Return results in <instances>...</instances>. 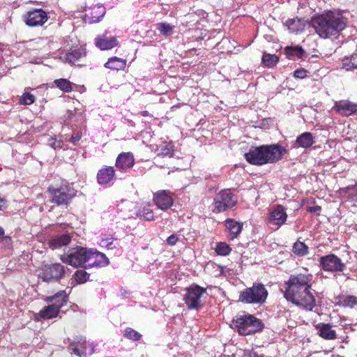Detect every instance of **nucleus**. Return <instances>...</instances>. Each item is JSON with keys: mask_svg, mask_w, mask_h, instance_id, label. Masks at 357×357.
Listing matches in <instances>:
<instances>
[{"mask_svg": "<svg viewBox=\"0 0 357 357\" xmlns=\"http://www.w3.org/2000/svg\"><path fill=\"white\" fill-rule=\"evenodd\" d=\"M313 275L307 273L292 274L284 282L283 296L293 304L311 311L315 307V297L312 293Z\"/></svg>", "mask_w": 357, "mask_h": 357, "instance_id": "nucleus-1", "label": "nucleus"}, {"mask_svg": "<svg viewBox=\"0 0 357 357\" xmlns=\"http://www.w3.org/2000/svg\"><path fill=\"white\" fill-rule=\"evenodd\" d=\"M347 18L341 13L327 11L312 17L311 25L315 33L324 39L338 35L347 26Z\"/></svg>", "mask_w": 357, "mask_h": 357, "instance_id": "nucleus-2", "label": "nucleus"}, {"mask_svg": "<svg viewBox=\"0 0 357 357\" xmlns=\"http://www.w3.org/2000/svg\"><path fill=\"white\" fill-rule=\"evenodd\" d=\"M287 153L284 147L276 144L252 146L244 156L250 165L261 166L279 161Z\"/></svg>", "mask_w": 357, "mask_h": 357, "instance_id": "nucleus-3", "label": "nucleus"}, {"mask_svg": "<svg viewBox=\"0 0 357 357\" xmlns=\"http://www.w3.org/2000/svg\"><path fill=\"white\" fill-rule=\"evenodd\" d=\"M47 192L50 195V202L58 206L67 208L77 195V190L67 181H63L59 185H50Z\"/></svg>", "mask_w": 357, "mask_h": 357, "instance_id": "nucleus-4", "label": "nucleus"}, {"mask_svg": "<svg viewBox=\"0 0 357 357\" xmlns=\"http://www.w3.org/2000/svg\"><path fill=\"white\" fill-rule=\"evenodd\" d=\"M233 324L241 335L255 334L264 328L262 321L250 314L236 316L233 319Z\"/></svg>", "mask_w": 357, "mask_h": 357, "instance_id": "nucleus-5", "label": "nucleus"}, {"mask_svg": "<svg viewBox=\"0 0 357 357\" xmlns=\"http://www.w3.org/2000/svg\"><path fill=\"white\" fill-rule=\"evenodd\" d=\"M89 251L85 247L76 246L59 256L60 260L73 268H86L85 264L89 261Z\"/></svg>", "mask_w": 357, "mask_h": 357, "instance_id": "nucleus-6", "label": "nucleus"}, {"mask_svg": "<svg viewBox=\"0 0 357 357\" xmlns=\"http://www.w3.org/2000/svg\"><path fill=\"white\" fill-rule=\"evenodd\" d=\"M268 291L261 283H254L251 287L244 289L239 295V301L245 304H263L268 297Z\"/></svg>", "mask_w": 357, "mask_h": 357, "instance_id": "nucleus-7", "label": "nucleus"}, {"mask_svg": "<svg viewBox=\"0 0 357 357\" xmlns=\"http://www.w3.org/2000/svg\"><path fill=\"white\" fill-rule=\"evenodd\" d=\"M237 204L236 196L230 189H223L215 195L213 202V211L216 213L225 212Z\"/></svg>", "mask_w": 357, "mask_h": 357, "instance_id": "nucleus-8", "label": "nucleus"}, {"mask_svg": "<svg viewBox=\"0 0 357 357\" xmlns=\"http://www.w3.org/2000/svg\"><path fill=\"white\" fill-rule=\"evenodd\" d=\"M206 294V289L192 284L186 289L183 301L188 310H199L203 306L202 296Z\"/></svg>", "mask_w": 357, "mask_h": 357, "instance_id": "nucleus-9", "label": "nucleus"}, {"mask_svg": "<svg viewBox=\"0 0 357 357\" xmlns=\"http://www.w3.org/2000/svg\"><path fill=\"white\" fill-rule=\"evenodd\" d=\"M65 274L66 267L60 263H54L43 265L38 278L46 282H59Z\"/></svg>", "mask_w": 357, "mask_h": 357, "instance_id": "nucleus-10", "label": "nucleus"}, {"mask_svg": "<svg viewBox=\"0 0 357 357\" xmlns=\"http://www.w3.org/2000/svg\"><path fill=\"white\" fill-rule=\"evenodd\" d=\"M319 261L321 269L327 272H343L346 268L345 264L335 254L322 256Z\"/></svg>", "mask_w": 357, "mask_h": 357, "instance_id": "nucleus-11", "label": "nucleus"}, {"mask_svg": "<svg viewBox=\"0 0 357 357\" xmlns=\"http://www.w3.org/2000/svg\"><path fill=\"white\" fill-rule=\"evenodd\" d=\"M48 19L47 13L42 8H32L23 15L24 22L30 27L41 26Z\"/></svg>", "mask_w": 357, "mask_h": 357, "instance_id": "nucleus-12", "label": "nucleus"}, {"mask_svg": "<svg viewBox=\"0 0 357 357\" xmlns=\"http://www.w3.org/2000/svg\"><path fill=\"white\" fill-rule=\"evenodd\" d=\"M153 201L158 208L167 211L173 206V193L169 190H158L153 193Z\"/></svg>", "mask_w": 357, "mask_h": 357, "instance_id": "nucleus-13", "label": "nucleus"}, {"mask_svg": "<svg viewBox=\"0 0 357 357\" xmlns=\"http://www.w3.org/2000/svg\"><path fill=\"white\" fill-rule=\"evenodd\" d=\"M333 109L342 116H349L357 112V104L349 100L335 101Z\"/></svg>", "mask_w": 357, "mask_h": 357, "instance_id": "nucleus-14", "label": "nucleus"}, {"mask_svg": "<svg viewBox=\"0 0 357 357\" xmlns=\"http://www.w3.org/2000/svg\"><path fill=\"white\" fill-rule=\"evenodd\" d=\"M287 219V214L285 208L282 205L276 206L268 214V220L269 223L276 225L278 227L283 225Z\"/></svg>", "mask_w": 357, "mask_h": 357, "instance_id": "nucleus-15", "label": "nucleus"}, {"mask_svg": "<svg viewBox=\"0 0 357 357\" xmlns=\"http://www.w3.org/2000/svg\"><path fill=\"white\" fill-rule=\"evenodd\" d=\"M89 264L87 267L105 266L109 264V259L106 255L96 250L89 249Z\"/></svg>", "mask_w": 357, "mask_h": 357, "instance_id": "nucleus-16", "label": "nucleus"}, {"mask_svg": "<svg viewBox=\"0 0 357 357\" xmlns=\"http://www.w3.org/2000/svg\"><path fill=\"white\" fill-rule=\"evenodd\" d=\"M116 176V171L112 166H104L98 171L97 182L100 185L109 184Z\"/></svg>", "mask_w": 357, "mask_h": 357, "instance_id": "nucleus-17", "label": "nucleus"}, {"mask_svg": "<svg viewBox=\"0 0 357 357\" xmlns=\"http://www.w3.org/2000/svg\"><path fill=\"white\" fill-rule=\"evenodd\" d=\"M228 239L230 241L237 238L243 230V223L232 218H227L225 221Z\"/></svg>", "mask_w": 357, "mask_h": 357, "instance_id": "nucleus-18", "label": "nucleus"}, {"mask_svg": "<svg viewBox=\"0 0 357 357\" xmlns=\"http://www.w3.org/2000/svg\"><path fill=\"white\" fill-rule=\"evenodd\" d=\"M135 165V158L130 152H122L116 159L115 166L121 169L126 171L132 168Z\"/></svg>", "mask_w": 357, "mask_h": 357, "instance_id": "nucleus-19", "label": "nucleus"}, {"mask_svg": "<svg viewBox=\"0 0 357 357\" xmlns=\"http://www.w3.org/2000/svg\"><path fill=\"white\" fill-rule=\"evenodd\" d=\"M317 335L326 340H334L337 339V333L332 329L330 324L319 323L314 326Z\"/></svg>", "mask_w": 357, "mask_h": 357, "instance_id": "nucleus-20", "label": "nucleus"}, {"mask_svg": "<svg viewBox=\"0 0 357 357\" xmlns=\"http://www.w3.org/2000/svg\"><path fill=\"white\" fill-rule=\"evenodd\" d=\"M72 241V236L69 234L56 235L52 237L47 242L49 248L52 250L61 249L66 246Z\"/></svg>", "mask_w": 357, "mask_h": 357, "instance_id": "nucleus-21", "label": "nucleus"}, {"mask_svg": "<svg viewBox=\"0 0 357 357\" xmlns=\"http://www.w3.org/2000/svg\"><path fill=\"white\" fill-rule=\"evenodd\" d=\"M62 307V303L61 305H49L43 307L37 314L42 319H52L56 318Z\"/></svg>", "mask_w": 357, "mask_h": 357, "instance_id": "nucleus-22", "label": "nucleus"}, {"mask_svg": "<svg viewBox=\"0 0 357 357\" xmlns=\"http://www.w3.org/2000/svg\"><path fill=\"white\" fill-rule=\"evenodd\" d=\"M96 45L101 50H108L116 47L119 45L116 37L107 38L105 36L96 38Z\"/></svg>", "mask_w": 357, "mask_h": 357, "instance_id": "nucleus-23", "label": "nucleus"}, {"mask_svg": "<svg viewBox=\"0 0 357 357\" xmlns=\"http://www.w3.org/2000/svg\"><path fill=\"white\" fill-rule=\"evenodd\" d=\"M336 305L344 308H353L357 305V296L354 295H338L335 297Z\"/></svg>", "mask_w": 357, "mask_h": 357, "instance_id": "nucleus-24", "label": "nucleus"}, {"mask_svg": "<svg viewBox=\"0 0 357 357\" xmlns=\"http://www.w3.org/2000/svg\"><path fill=\"white\" fill-rule=\"evenodd\" d=\"M86 56V52L82 48L71 50L65 56L66 61L70 64L74 65Z\"/></svg>", "mask_w": 357, "mask_h": 357, "instance_id": "nucleus-25", "label": "nucleus"}, {"mask_svg": "<svg viewBox=\"0 0 357 357\" xmlns=\"http://www.w3.org/2000/svg\"><path fill=\"white\" fill-rule=\"evenodd\" d=\"M47 303H52V305H59L62 303V307L65 306L68 301V296L64 290L59 291L56 294L51 296H47L45 298Z\"/></svg>", "mask_w": 357, "mask_h": 357, "instance_id": "nucleus-26", "label": "nucleus"}, {"mask_svg": "<svg viewBox=\"0 0 357 357\" xmlns=\"http://www.w3.org/2000/svg\"><path fill=\"white\" fill-rule=\"evenodd\" d=\"M126 60L117 57H110L105 63V67L113 70H123L126 66Z\"/></svg>", "mask_w": 357, "mask_h": 357, "instance_id": "nucleus-27", "label": "nucleus"}, {"mask_svg": "<svg viewBox=\"0 0 357 357\" xmlns=\"http://www.w3.org/2000/svg\"><path fill=\"white\" fill-rule=\"evenodd\" d=\"M314 142L313 135L310 132H305L301 134L297 137L296 140L297 146L303 149L310 148Z\"/></svg>", "mask_w": 357, "mask_h": 357, "instance_id": "nucleus-28", "label": "nucleus"}, {"mask_svg": "<svg viewBox=\"0 0 357 357\" xmlns=\"http://www.w3.org/2000/svg\"><path fill=\"white\" fill-rule=\"evenodd\" d=\"M291 33H298L304 30L305 24L303 21L298 17L289 19L284 23Z\"/></svg>", "mask_w": 357, "mask_h": 357, "instance_id": "nucleus-29", "label": "nucleus"}, {"mask_svg": "<svg viewBox=\"0 0 357 357\" xmlns=\"http://www.w3.org/2000/svg\"><path fill=\"white\" fill-rule=\"evenodd\" d=\"M287 56L289 59H302L305 54L304 49L298 45L296 46H287L284 49Z\"/></svg>", "mask_w": 357, "mask_h": 357, "instance_id": "nucleus-30", "label": "nucleus"}, {"mask_svg": "<svg viewBox=\"0 0 357 357\" xmlns=\"http://www.w3.org/2000/svg\"><path fill=\"white\" fill-rule=\"evenodd\" d=\"M137 216L140 220L146 221H153L155 220L153 211L151 208V205L147 204L137 212Z\"/></svg>", "mask_w": 357, "mask_h": 357, "instance_id": "nucleus-31", "label": "nucleus"}, {"mask_svg": "<svg viewBox=\"0 0 357 357\" xmlns=\"http://www.w3.org/2000/svg\"><path fill=\"white\" fill-rule=\"evenodd\" d=\"M157 151L158 156L172 158L174 155V146L172 143H164L158 146Z\"/></svg>", "mask_w": 357, "mask_h": 357, "instance_id": "nucleus-32", "label": "nucleus"}, {"mask_svg": "<svg viewBox=\"0 0 357 357\" xmlns=\"http://www.w3.org/2000/svg\"><path fill=\"white\" fill-rule=\"evenodd\" d=\"M54 84L64 93H69L73 91V83L67 79H56L54 81Z\"/></svg>", "mask_w": 357, "mask_h": 357, "instance_id": "nucleus-33", "label": "nucleus"}, {"mask_svg": "<svg viewBox=\"0 0 357 357\" xmlns=\"http://www.w3.org/2000/svg\"><path fill=\"white\" fill-rule=\"evenodd\" d=\"M340 193L342 197L348 199H357V185L341 188Z\"/></svg>", "mask_w": 357, "mask_h": 357, "instance_id": "nucleus-34", "label": "nucleus"}, {"mask_svg": "<svg viewBox=\"0 0 357 357\" xmlns=\"http://www.w3.org/2000/svg\"><path fill=\"white\" fill-rule=\"evenodd\" d=\"M292 251L298 256H305L308 254V247L303 242L297 241L294 243Z\"/></svg>", "mask_w": 357, "mask_h": 357, "instance_id": "nucleus-35", "label": "nucleus"}, {"mask_svg": "<svg viewBox=\"0 0 357 357\" xmlns=\"http://www.w3.org/2000/svg\"><path fill=\"white\" fill-rule=\"evenodd\" d=\"M262 63L268 68L275 66L279 61V57L275 54L264 53L262 56Z\"/></svg>", "mask_w": 357, "mask_h": 357, "instance_id": "nucleus-36", "label": "nucleus"}, {"mask_svg": "<svg viewBox=\"0 0 357 357\" xmlns=\"http://www.w3.org/2000/svg\"><path fill=\"white\" fill-rule=\"evenodd\" d=\"M342 68L346 70L357 68V54H353L349 59H344L342 61Z\"/></svg>", "mask_w": 357, "mask_h": 357, "instance_id": "nucleus-37", "label": "nucleus"}, {"mask_svg": "<svg viewBox=\"0 0 357 357\" xmlns=\"http://www.w3.org/2000/svg\"><path fill=\"white\" fill-rule=\"evenodd\" d=\"M215 251L218 255L227 256L231 251V248L225 242H219L216 244Z\"/></svg>", "mask_w": 357, "mask_h": 357, "instance_id": "nucleus-38", "label": "nucleus"}, {"mask_svg": "<svg viewBox=\"0 0 357 357\" xmlns=\"http://www.w3.org/2000/svg\"><path fill=\"white\" fill-rule=\"evenodd\" d=\"M73 277L77 284H84L89 280L90 274L85 270L79 269L75 272Z\"/></svg>", "mask_w": 357, "mask_h": 357, "instance_id": "nucleus-39", "label": "nucleus"}, {"mask_svg": "<svg viewBox=\"0 0 357 357\" xmlns=\"http://www.w3.org/2000/svg\"><path fill=\"white\" fill-rule=\"evenodd\" d=\"M157 29L161 34L167 37L173 33L174 26L170 25L166 22H160L156 24Z\"/></svg>", "mask_w": 357, "mask_h": 357, "instance_id": "nucleus-40", "label": "nucleus"}, {"mask_svg": "<svg viewBox=\"0 0 357 357\" xmlns=\"http://www.w3.org/2000/svg\"><path fill=\"white\" fill-rule=\"evenodd\" d=\"M124 337L132 341H138L142 338V335L132 328L128 327L124 331Z\"/></svg>", "mask_w": 357, "mask_h": 357, "instance_id": "nucleus-41", "label": "nucleus"}, {"mask_svg": "<svg viewBox=\"0 0 357 357\" xmlns=\"http://www.w3.org/2000/svg\"><path fill=\"white\" fill-rule=\"evenodd\" d=\"M116 241L117 238L105 236L102 237L100 244L102 247H105L107 249L112 250L116 247V245H114V242Z\"/></svg>", "mask_w": 357, "mask_h": 357, "instance_id": "nucleus-42", "label": "nucleus"}, {"mask_svg": "<svg viewBox=\"0 0 357 357\" xmlns=\"http://www.w3.org/2000/svg\"><path fill=\"white\" fill-rule=\"evenodd\" d=\"M35 96L30 93H24L20 100V104L25 105H30L35 102Z\"/></svg>", "mask_w": 357, "mask_h": 357, "instance_id": "nucleus-43", "label": "nucleus"}, {"mask_svg": "<svg viewBox=\"0 0 357 357\" xmlns=\"http://www.w3.org/2000/svg\"><path fill=\"white\" fill-rule=\"evenodd\" d=\"M82 137V132L81 130H75L72 134L70 142L73 144L76 145L77 142L81 139Z\"/></svg>", "mask_w": 357, "mask_h": 357, "instance_id": "nucleus-44", "label": "nucleus"}, {"mask_svg": "<svg viewBox=\"0 0 357 357\" xmlns=\"http://www.w3.org/2000/svg\"><path fill=\"white\" fill-rule=\"evenodd\" d=\"M307 70L305 68H298L294 72V77L296 79H304L307 76Z\"/></svg>", "mask_w": 357, "mask_h": 357, "instance_id": "nucleus-45", "label": "nucleus"}, {"mask_svg": "<svg viewBox=\"0 0 357 357\" xmlns=\"http://www.w3.org/2000/svg\"><path fill=\"white\" fill-rule=\"evenodd\" d=\"M178 241H179V237L176 234H174L170 235L167 238V243L170 246H173V245H175Z\"/></svg>", "mask_w": 357, "mask_h": 357, "instance_id": "nucleus-46", "label": "nucleus"}, {"mask_svg": "<svg viewBox=\"0 0 357 357\" xmlns=\"http://www.w3.org/2000/svg\"><path fill=\"white\" fill-rule=\"evenodd\" d=\"M68 348H69V349H70V350H71V351H72V352H73L75 355H76V356H81V351H80V349H79V348L78 344H74V343H73V344H70L69 345V347H68Z\"/></svg>", "mask_w": 357, "mask_h": 357, "instance_id": "nucleus-47", "label": "nucleus"}, {"mask_svg": "<svg viewBox=\"0 0 357 357\" xmlns=\"http://www.w3.org/2000/svg\"><path fill=\"white\" fill-rule=\"evenodd\" d=\"M321 207L320 206H307V211L310 213H317L321 211Z\"/></svg>", "mask_w": 357, "mask_h": 357, "instance_id": "nucleus-48", "label": "nucleus"}, {"mask_svg": "<svg viewBox=\"0 0 357 357\" xmlns=\"http://www.w3.org/2000/svg\"><path fill=\"white\" fill-rule=\"evenodd\" d=\"M242 357H258V355L253 350H248L244 352Z\"/></svg>", "mask_w": 357, "mask_h": 357, "instance_id": "nucleus-49", "label": "nucleus"}, {"mask_svg": "<svg viewBox=\"0 0 357 357\" xmlns=\"http://www.w3.org/2000/svg\"><path fill=\"white\" fill-rule=\"evenodd\" d=\"M6 199L0 197V211H2L6 208Z\"/></svg>", "mask_w": 357, "mask_h": 357, "instance_id": "nucleus-50", "label": "nucleus"}]
</instances>
